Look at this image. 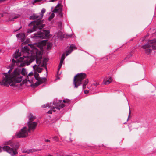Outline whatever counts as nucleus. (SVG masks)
Returning <instances> with one entry per match:
<instances>
[{
  "label": "nucleus",
  "instance_id": "f257e3e1",
  "mask_svg": "<svg viewBox=\"0 0 156 156\" xmlns=\"http://www.w3.org/2000/svg\"><path fill=\"white\" fill-rule=\"evenodd\" d=\"M30 51L27 46H24L21 49L20 51L19 49L16 51L14 55V59L12 60V64L9 65L10 69L7 73H3L2 79L0 80L1 85L14 86L15 83H20L23 80V76H27V72L26 69L23 68L22 69L17 68L10 73L15 65H16L20 67H23L25 65L28 66L36 59L37 66H43L44 64V61L42 60L41 55H39V57L36 55H29Z\"/></svg>",
  "mask_w": 156,
  "mask_h": 156
},
{
  "label": "nucleus",
  "instance_id": "f03ea898",
  "mask_svg": "<svg viewBox=\"0 0 156 156\" xmlns=\"http://www.w3.org/2000/svg\"><path fill=\"white\" fill-rule=\"evenodd\" d=\"M42 18V15H40L39 13H33L30 17V19L31 20H35L31 22L29 24L30 27H32L27 30L28 33H31L37 29H41L45 26V24L43 23V21H41Z\"/></svg>",
  "mask_w": 156,
  "mask_h": 156
},
{
  "label": "nucleus",
  "instance_id": "7ed1b4c3",
  "mask_svg": "<svg viewBox=\"0 0 156 156\" xmlns=\"http://www.w3.org/2000/svg\"><path fill=\"white\" fill-rule=\"evenodd\" d=\"M28 125L29 129L25 127L22 128L20 132L17 133L16 135L17 138H24L27 137L28 135V133L30 130H34L36 128L37 125V123L35 122H28Z\"/></svg>",
  "mask_w": 156,
  "mask_h": 156
},
{
  "label": "nucleus",
  "instance_id": "20e7f679",
  "mask_svg": "<svg viewBox=\"0 0 156 156\" xmlns=\"http://www.w3.org/2000/svg\"><path fill=\"white\" fill-rule=\"evenodd\" d=\"M5 145L2 147L3 149L9 153L11 156H14L17 153L16 149L18 146L16 142L9 140L5 142Z\"/></svg>",
  "mask_w": 156,
  "mask_h": 156
},
{
  "label": "nucleus",
  "instance_id": "39448f33",
  "mask_svg": "<svg viewBox=\"0 0 156 156\" xmlns=\"http://www.w3.org/2000/svg\"><path fill=\"white\" fill-rule=\"evenodd\" d=\"M86 74L82 73L78 74L74 78L73 84L75 85L74 87L77 88L78 86L80 85L82 80L85 78Z\"/></svg>",
  "mask_w": 156,
  "mask_h": 156
},
{
  "label": "nucleus",
  "instance_id": "423d86ee",
  "mask_svg": "<svg viewBox=\"0 0 156 156\" xmlns=\"http://www.w3.org/2000/svg\"><path fill=\"white\" fill-rule=\"evenodd\" d=\"M62 100H59L58 102L57 103L55 104V106L51 107L50 110L48 111L47 113L48 114H51L52 113V111L54 112H58L59 111L60 109L63 108L65 106L64 104L61 103ZM53 103L55 104V102Z\"/></svg>",
  "mask_w": 156,
  "mask_h": 156
},
{
  "label": "nucleus",
  "instance_id": "0eeeda50",
  "mask_svg": "<svg viewBox=\"0 0 156 156\" xmlns=\"http://www.w3.org/2000/svg\"><path fill=\"white\" fill-rule=\"evenodd\" d=\"M49 33V30H43L42 31L34 34L33 37L34 38H45L48 37Z\"/></svg>",
  "mask_w": 156,
  "mask_h": 156
},
{
  "label": "nucleus",
  "instance_id": "6e6552de",
  "mask_svg": "<svg viewBox=\"0 0 156 156\" xmlns=\"http://www.w3.org/2000/svg\"><path fill=\"white\" fill-rule=\"evenodd\" d=\"M155 41V40H152L148 41L147 43L145 45L141 46V48L145 50V53L147 54H149L151 53V49L149 48L151 46L153 48L152 45L153 44V42Z\"/></svg>",
  "mask_w": 156,
  "mask_h": 156
},
{
  "label": "nucleus",
  "instance_id": "1a4fd4ad",
  "mask_svg": "<svg viewBox=\"0 0 156 156\" xmlns=\"http://www.w3.org/2000/svg\"><path fill=\"white\" fill-rule=\"evenodd\" d=\"M20 17V15L18 14H15L14 13H12L9 15V18L7 21H13L15 19H16Z\"/></svg>",
  "mask_w": 156,
  "mask_h": 156
},
{
  "label": "nucleus",
  "instance_id": "9d476101",
  "mask_svg": "<svg viewBox=\"0 0 156 156\" xmlns=\"http://www.w3.org/2000/svg\"><path fill=\"white\" fill-rule=\"evenodd\" d=\"M62 11V8L60 6H57L54 9L53 12L55 13H59V15L60 17H62V15L61 13Z\"/></svg>",
  "mask_w": 156,
  "mask_h": 156
},
{
  "label": "nucleus",
  "instance_id": "9b49d317",
  "mask_svg": "<svg viewBox=\"0 0 156 156\" xmlns=\"http://www.w3.org/2000/svg\"><path fill=\"white\" fill-rule=\"evenodd\" d=\"M37 80H38V82H36L35 83V84L36 86H37L45 82L46 81V79L45 77L41 78H39Z\"/></svg>",
  "mask_w": 156,
  "mask_h": 156
},
{
  "label": "nucleus",
  "instance_id": "f8f14e48",
  "mask_svg": "<svg viewBox=\"0 0 156 156\" xmlns=\"http://www.w3.org/2000/svg\"><path fill=\"white\" fill-rule=\"evenodd\" d=\"M76 49V47L75 45L73 44L71 45L70 47V50L67 51L66 52V56H68L69 54L71 53L73 49Z\"/></svg>",
  "mask_w": 156,
  "mask_h": 156
},
{
  "label": "nucleus",
  "instance_id": "ddd939ff",
  "mask_svg": "<svg viewBox=\"0 0 156 156\" xmlns=\"http://www.w3.org/2000/svg\"><path fill=\"white\" fill-rule=\"evenodd\" d=\"M16 36L19 38H20L22 41H23L24 39L25 35L24 33H21L17 34L16 35Z\"/></svg>",
  "mask_w": 156,
  "mask_h": 156
},
{
  "label": "nucleus",
  "instance_id": "4468645a",
  "mask_svg": "<svg viewBox=\"0 0 156 156\" xmlns=\"http://www.w3.org/2000/svg\"><path fill=\"white\" fill-rule=\"evenodd\" d=\"M33 75V73L32 72H31L29 73V74L28 75V76H27V78H26V79L29 82H30V83H31V82L33 83V81L32 80H31V79L30 78V77L31 76H32Z\"/></svg>",
  "mask_w": 156,
  "mask_h": 156
},
{
  "label": "nucleus",
  "instance_id": "2eb2a0df",
  "mask_svg": "<svg viewBox=\"0 0 156 156\" xmlns=\"http://www.w3.org/2000/svg\"><path fill=\"white\" fill-rule=\"evenodd\" d=\"M36 66L37 65L36 64L33 66V68L35 70L36 72H37L39 73H41L42 71V69L39 67H37L36 68Z\"/></svg>",
  "mask_w": 156,
  "mask_h": 156
},
{
  "label": "nucleus",
  "instance_id": "dca6fc26",
  "mask_svg": "<svg viewBox=\"0 0 156 156\" xmlns=\"http://www.w3.org/2000/svg\"><path fill=\"white\" fill-rule=\"evenodd\" d=\"M23 153H27V154H29L31 152H33L34 151L32 149H25L24 150L22 151Z\"/></svg>",
  "mask_w": 156,
  "mask_h": 156
},
{
  "label": "nucleus",
  "instance_id": "f3484780",
  "mask_svg": "<svg viewBox=\"0 0 156 156\" xmlns=\"http://www.w3.org/2000/svg\"><path fill=\"white\" fill-rule=\"evenodd\" d=\"M29 121L28 122H32L35 119V117H34L31 114H30L29 115Z\"/></svg>",
  "mask_w": 156,
  "mask_h": 156
},
{
  "label": "nucleus",
  "instance_id": "a211bd4d",
  "mask_svg": "<svg viewBox=\"0 0 156 156\" xmlns=\"http://www.w3.org/2000/svg\"><path fill=\"white\" fill-rule=\"evenodd\" d=\"M112 80V78L110 77L109 78V79L106 81H104V84L105 85H108L111 82Z\"/></svg>",
  "mask_w": 156,
  "mask_h": 156
},
{
  "label": "nucleus",
  "instance_id": "6ab92c4d",
  "mask_svg": "<svg viewBox=\"0 0 156 156\" xmlns=\"http://www.w3.org/2000/svg\"><path fill=\"white\" fill-rule=\"evenodd\" d=\"M88 83V80L87 79L84 82V84H83V89L86 88V85Z\"/></svg>",
  "mask_w": 156,
  "mask_h": 156
},
{
  "label": "nucleus",
  "instance_id": "aec40b11",
  "mask_svg": "<svg viewBox=\"0 0 156 156\" xmlns=\"http://www.w3.org/2000/svg\"><path fill=\"white\" fill-rule=\"evenodd\" d=\"M52 140L55 141H58L59 140L58 137L56 136H54L52 137Z\"/></svg>",
  "mask_w": 156,
  "mask_h": 156
},
{
  "label": "nucleus",
  "instance_id": "412c9836",
  "mask_svg": "<svg viewBox=\"0 0 156 156\" xmlns=\"http://www.w3.org/2000/svg\"><path fill=\"white\" fill-rule=\"evenodd\" d=\"M52 46V44L50 43H47V49L49 50L51 48Z\"/></svg>",
  "mask_w": 156,
  "mask_h": 156
},
{
  "label": "nucleus",
  "instance_id": "4be33fe9",
  "mask_svg": "<svg viewBox=\"0 0 156 156\" xmlns=\"http://www.w3.org/2000/svg\"><path fill=\"white\" fill-rule=\"evenodd\" d=\"M39 76V74L36 72H35L34 73V76L35 79H36L37 80L39 78L38 77Z\"/></svg>",
  "mask_w": 156,
  "mask_h": 156
},
{
  "label": "nucleus",
  "instance_id": "5701e85b",
  "mask_svg": "<svg viewBox=\"0 0 156 156\" xmlns=\"http://www.w3.org/2000/svg\"><path fill=\"white\" fill-rule=\"evenodd\" d=\"M45 12V9L44 8H43L41 10V12L40 13H39V14L42 15V17L43 16H44V14Z\"/></svg>",
  "mask_w": 156,
  "mask_h": 156
},
{
  "label": "nucleus",
  "instance_id": "b1692460",
  "mask_svg": "<svg viewBox=\"0 0 156 156\" xmlns=\"http://www.w3.org/2000/svg\"><path fill=\"white\" fill-rule=\"evenodd\" d=\"M63 61L64 60H62L61 59L60 62V63H59V65L58 66V70H59L61 68V67Z\"/></svg>",
  "mask_w": 156,
  "mask_h": 156
},
{
  "label": "nucleus",
  "instance_id": "393cba45",
  "mask_svg": "<svg viewBox=\"0 0 156 156\" xmlns=\"http://www.w3.org/2000/svg\"><path fill=\"white\" fill-rule=\"evenodd\" d=\"M155 40V41L154 42H153V44L152 45L153 49H156V39H154Z\"/></svg>",
  "mask_w": 156,
  "mask_h": 156
},
{
  "label": "nucleus",
  "instance_id": "a878e982",
  "mask_svg": "<svg viewBox=\"0 0 156 156\" xmlns=\"http://www.w3.org/2000/svg\"><path fill=\"white\" fill-rule=\"evenodd\" d=\"M54 14L53 13L51 14L50 15L49 17L48 18V19L49 20H51V19H52L54 17Z\"/></svg>",
  "mask_w": 156,
  "mask_h": 156
},
{
  "label": "nucleus",
  "instance_id": "bb28decb",
  "mask_svg": "<svg viewBox=\"0 0 156 156\" xmlns=\"http://www.w3.org/2000/svg\"><path fill=\"white\" fill-rule=\"evenodd\" d=\"M42 0H34L32 1V3L34 5V3L41 2Z\"/></svg>",
  "mask_w": 156,
  "mask_h": 156
},
{
  "label": "nucleus",
  "instance_id": "cd10ccee",
  "mask_svg": "<svg viewBox=\"0 0 156 156\" xmlns=\"http://www.w3.org/2000/svg\"><path fill=\"white\" fill-rule=\"evenodd\" d=\"M70 100L69 99H66V100H63V102L64 103H67L69 102Z\"/></svg>",
  "mask_w": 156,
  "mask_h": 156
},
{
  "label": "nucleus",
  "instance_id": "c85d7f7f",
  "mask_svg": "<svg viewBox=\"0 0 156 156\" xmlns=\"http://www.w3.org/2000/svg\"><path fill=\"white\" fill-rule=\"evenodd\" d=\"M65 58V54L64 53L62 55L61 59L63 60H64Z\"/></svg>",
  "mask_w": 156,
  "mask_h": 156
},
{
  "label": "nucleus",
  "instance_id": "c756f323",
  "mask_svg": "<svg viewBox=\"0 0 156 156\" xmlns=\"http://www.w3.org/2000/svg\"><path fill=\"white\" fill-rule=\"evenodd\" d=\"M47 42V41L45 40V41H43L42 42V44L43 45H45L46 44V43Z\"/></svg>",
  "mask_w": 156,
  "mask_h": 156
},
{
  "label": "nucleus",
  "instance_id": "7c9ffc66",
  "mask_svg": "<svg viewBox=\"0 0 156 156\" xmlns=\"http://www.w3.org/2000/svg\"><path fill=\"white\" fill-rule=\"evenodd\" d=\"M48 107H49V105L48 104H47L46 105H42V107L43 108H46Z\"/></svg>",
  "mask_w": 156,
  "mask_h": 156
},
{
  "label": "nucleus",
  "instance_id": "2f4dec72",
  "mask_svg": "<svg viewBox=\"0 0 156 156\" xmlns=\"http://www.w3.org/2000/svg\"><path fill=\"white\" fill-rule=\"evenodd\" d=\"M94 86H97L98 85H99V84L98 83H94L93 84Z\"/></svg>",
  "mask_w": 156,
  "mask_h": 156
},
{
  "label": "nucleus",
  "instance_id": "473e14b6",
  "mask_svg": "<svg viewBox=\"0 0 156 156\" xmlns=\"http://www.w3.org/2000/svg\"><path fill=\"white\" fill-rule=\"evenodd\" d=\"M50 140L48 139H46L45 140V142H50Z\"/></svg>",
  "mask_w": 156,
  "mask_h": 156
},
{
  "label": "nucleus",
  "instance_id": "72a5a7b5",
  "mask_svg": "<svg viewBox=\"0 0 156 156\" xmlns=\"http://www.w3.org/2000/svg\"><path fill=\"white\" fill-rule=\"evenodd\" d=\"M89 92L88 90H86L84 91V93L85 94H87Z\"/></svg>",
  "mask_w": 156,
  "mask_h": 156
},
{
  "label": "nucleus",
  "instance_id": "f704fd0d",
  "mask_svg": "<svg viewBox=\"0 0 156 156\" xmlns=\"http://www.w3.org/2000/svg\"><path fill=\"white\" fill-rule=\"evenodd\" d=\"M108 58H107V57H105L104 58V60H108Z\"/></svg>",
  "mask_w": 156,
  "mask_h": 156
},
{
  "label": "nucleus",
  "instance_id": "c9c22d12",
  "mask_svg": "<svg viewBox=\"0 0 156 156\" xmlns=\"http://www.w3.org/2000/svg\"><path fill=\"white\" fill-rule=\"evenodd\" d=\"M130 114V110L129 109V116H128V119H127V121L128 120L129 118V117Z\"/></svg>",
  "mask_w": 156,
  "mask_h": 156
},
{
  "label": "nucleus",
  "instance_id": "e433bc0d",
  "mask_svg": "<svg viewBox=\"0 0 156 156\" xmlns=\"http://www.w3.org/2000/svg\"><path fill=\"white\" fill-rule=\"evenodd\" d=\"M50 1H51V2H54L55 1V0H49Z\"/></svg>",
  "mask_w": 156,
  "mask_h": 156
},
{
  "label": "nucleus",
  "instance_id": "4c0bfd02",
  "mask_svg": "<svg viewBox=\"0 0 156 156\" xmlns=\"http://www.w3.org/2000/svg\"><path fill=\"white\" fill-rule=\"evenodd\" d=\"M2 151V147H0V152Z\"/></svg>",
  "mask_w": 156,
  "mask_h": 156
},
{
  "label": "nucleus",
  "instance_id": "58836bf2",
  "mask_svg": "<svg viewBox=\"0 0 156 156\" xmlns=\"http://www.w3.org/2000/svg\"><path fill=\"white\" fill-rule=\"evenodd\" d=\"M57 0H55V1H56Z\"/></svg>",
  "mask_w": 156,
  "mask_h": 156
},
{
  "label": "nucleus",
  "instance_id": "ea45409f",
  "mask_svg": "<svg viewBox=\"0 0 156 156\" xmlns=\"http://www.w3.org/2000/svg\"><path fill=\"white\" fill-rule=\"evenodd\" d=\"M1 51L0 50V51Z\"/></svg>",
  "mask_w": 156,
  "mask_h": 156
}]
</instances>
